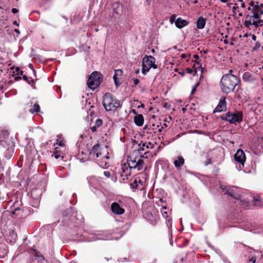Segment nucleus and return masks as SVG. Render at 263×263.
Returning <instances> with one entry per match:
<instances>
[{
  "label": "nucleus",
  "mask_w": 263,
  "mask_h": 263,
  "mask_svg": "<svg viewBox=\"0 0 263 263\" xmlns=\"http://www.w3.org/2000/svg\"><path fill=\"white\" fill-rule=\"evenodd\" d=\"M189 24V21L185 20H183L181 17L177 18L175 21L176 26L179 29H181L184 27L186 26Z\"/></svg>",
  "instance_id": "obj_17"
},
{
  "label": "nucleus",
  "mask_w": 263,
  "mask_h": 263,
  "mask_svg": "<svg viewBox=\"0 0 263 263\" xmlns=\"http://www.w3.org/2000/svg\"><path fill=\"white\" fill-rule=\"evenodd\" d=\"M122 74L123 70L122 69H119L115 70V73L113 76V79L116 87H118L122 83V82L118 81V77H120Z\"/></svg>",
  "instance_id": "obj_16"
},
{
  "label": "nucleus",
  "mask_w": 263,
  "mask_h": 263,
  "mask_svg": "<svg viewBox=\"0 0 263 263\" xmlns=\"http://www.w3.org/2000/svg\"><path fill=\"white\" fill-rule=\"evenodd\" d=\"M139 148L135 151H139L140 156H143V157H141V159L144 160V159H147L149 156H151V155H148L149 154L148 149L149 147H151V148H154V145L150 142L148 143L141 142L139 144Z\"/></svg>",
  "instance_id": "obj_9"
},
{
  "label": "nucleus",
  "mask_w": 263,
  "mask_h": 263,
  "mask_svg": "<svg viewBox=\"0 0 263 263\" xmlns=\"http://www.w3.org/2000/svg\"><path fill=\"white\" fill-rule=\"evenodd\" d=\"M105 259L106 260L108 261V260H109L110 259H111V258H107V257H105Z\"/></svg>",
  "instance_id": "obj_58"
},
{
  "label": "nucleus",
  "mask_w": 263,
  "mask_h": 263,
  "mask_svg": "<svg viewBox=\"0 0 263 263\" xmlns=\"http://www.w3.org/2000/svg\"><path fill=\"white\" fill-rule=\"evenodd\" d=\"M130 185L131 188H132L133 190L137 189L138 187V184L137 179H135L134 181L130 183Z\"/></svg>",
  "instance_id": "obj_30"
},
{
  "label": "nucleus",
  "mask_w": 263,
  "mask_h": 263,
  "mask_svg": "<svg viewBox=\"0 0 263 263\" xmlns=\"http://www.w3.org/2000/svg\"><path fill=\"white\" fill-rule=\"evenodd\" d=\"M190 56H191V55L190 54H186L185 53H183L181 54V57L183 59H185L186 58H189V59L186 60V61H188L189 60V58Z\"/></svg>",
  "instance_id": "obj_35"
},
{
  "label": "nucleus",
  "mask_w": 263,
  "mask_h": 263,
  "mask_svg": "<svg viewBox=\"0 0 263 263\" xmlns=\"http://www.w3.org/2000/svg\"><path fill=\"white\" fill-rule=\"evenodd\" d=\"M152 51L153 52H155V49H153L152 50Z\"/></svg>",
  "instance_id": "obj_63"
},
{
  "label": "nucleus",
  "mask_w": 263,
  "mask_h": 263,
  "mask_svg": "<svg viewBox=\"0 0 263 263\" xmlns=\"http://www.w3.org/2000/svg\"><path fill=\"white\" fill-rule=\"evenodd\" d=\"M36 191V190H34V189L32 190V192H31V195H32L33 192H34V191Z\"/></svg>",
  "instance_id": "obj_60"
},
{
  "label": "nucleus",
  "mask_w": 263,
  "mask_h": 263,
  "mask_svg": "<svg viewBox=\"0 0 263 263\" xmlns=\"http://www.w3.org/2000/svg\"><path fill=\"white\" fill-rule=\"evenodd\" d=\"M23 79L27 83L30 84L33 88H35V82L31 78H28L26 75L23 76Z\"/></svg>",
  "instance_id": "obj_27"
},
{
  "label": "nucleus",
  "mask_w": 263,
  "mask_h": 263,
  "mask_svg": "<svg viewBox=\"0 0 263 263\" xmlns=\"http://www.w3.org/2000/svg\"><path fill=\"white\" fill-rule=\"evenodd\" d=\"M242 80L246 82H252L255 79L250 72H245L242 75Z\"/></svg>",
  "instance_id": "obj_24"
},
{
  "label": "nucleus",
  "mask_w": 263,
  "mask_h": 263,
  "mask_svg": "<svg viewBox=\"0 0 263 263\" xmlns=\"http://www.w3.org/2000/svg\"><path fill=\"white\" fill-rule=\"evenodd\" d=\"M249 7L245 13V25L249 28L253 25L255 28L261 26L263 21L260 19L261 15L263 14V10L260 8L258 2L251 1L249 4Z\"/></svg>",
  "instance_id": "obj_1"
},
{
  "label": "nucleus",
  "mask_w": 263,
  "mask_h": 263,
  "mask_svg": "<svg viewBox=\"0 0 263 263\" xmlns=\"http://www.w3.org/2000/svg\"><path fill=\"white\" fill-rule=\"evenodd\" d=\"M221 3H226L229 2L230 0H220Z\"/></svg>",
  "instance_id": "obj_51"
},
{
  "label": "nucleus",
  "mask_w": 263,
  "mask_h": 263,
  "mask_svg": "<svg viewBox=\"0 0 263 263\" xmlns=\"http://www.w3.org/2000/svg\"><path fill=\"white\" fill-rule=\"evenodd\" d=\"M226 100V98L225 97L221 98L218 105L214 110V112H220L226 110L227 102Z\"/></svg>",
  "instance_id": "obj_13"
},
{
  "label": "nucleus",
  "mask_w": 263,
  "mask_h": 263,
  "mask_svg": "<svg viewBox=\"0 0 263 263\" xmlns=\"http://www.w3.org/2000/svg\"><path fill=\"white\" fill-rule=\"evenodd\" d=\"M29 110L31 114L39 112L40 111V106L37 103H35L33 105L31 106Z\"/></svg>",
  "instance_id": "obj_26"
},
{
  "label": "nucleus",
  "mask_w": 263,
  "mask_h": 263,
  "mask_svg": "<svg viewBox=\"0 0 263 263\" xmlns=\"http://www.w3.org/2000/svg\"><path fill=\"white\" fill-rule=\"evenodd\" d=\"M57 144H59V145H60L61 146H62V147L65 145H64V141H63V140L59 141V140H57Z\"/></svg>",
  "instance_id": "obj_34"
},
{
  "label": "nucleus",
  "mask_w": 263,
  "mask_h": 263,
  "mask_svg": "<svg viewBox=\"0 0 263 263\" xmlns=\"http://www.w3.org/2000/svg\"><path fill=\"white\" fill-rule=\"evenodd\" d=\"M20 69L18 67H16L15 70L13 71V72H12V76H16V73L20 71Z\"/></svg>",
  "instance_id": "obj_36"
},
{
  "label": "nucleus",
  "mask_w": 263,
  "mask_h": 263,
  "mask_svg": "<svg viewBox=\"0 0 263 263\" xmlns=\"http://www.w3.org/2000/svg\"><path fill=\"white\" fill-rule=\"evenodd\" d=\"M74 212H72L71 207L67 209L62 212V216L63 217H67L68 219L71 220L72 217L74 216Z\"/></svg>",
  "instance_id": "obj_20"
},
{
  "label": "nucleus",
  "mask_w": 263,
  "mask_h": 263,
  "mask_svg": "<svg viewBox=\"0 0 263 263\" xmlns=\"http://www.w3.org/2000/svg\"><path fill=\"white\" fill-rule=\"evenodd\" d=\"M224 43L225 44H227L228 43V41L227 40H224Z\"/></svg>",
  "instance_id": "obj_59"
},
{
  "label": "nucleus",
  "mask_w": 263,
  "mask_h": 263,
  "mask_svg": "<svg viewBox=\"0 0 263 263\" xmlns=\"http://www.w3.org/2000/svg\"><path fill=\"white\" fill-rule=\"evenodd\" d=\"M252 203L254 206L256 208H261L263 206L262 200L258 196L253 197Z\"/></svg>",
  "instance_id": "obj_18"
},
{
  "label": "nucleus",
  "mask_w": 263,
  "mask_h": 263,
  "mask_svg": "<svg viewBox=\"0 0 263 263\" xmlns=\"http://www.w3.org/2000/svg\"><path fill=\"white\" fill-rule=\"evenodd\" d=\"M176 14H173L172 15H171V16L170 18V22L171 24H173L174 22L175 23V21L176 20Z\"/></svg>",
  "instance_id": "obj_32"
},
{
  "label": "nucleus",
  "mask_w": 263,
  "mask_h": 263,
  "mask_svg": "<svg viewBox=\"0 0 263 263\" xmlns=\"http://www.w3.org/2000/svg\"><path fill=\"white\" fill-rule=\"evenodd\" d=\"M14 31L15 32H16L17 34H20V30L18 29H15L14 30Z\"/></svg>",
  "instance_id": "obj_52"
},
{
  "label": "nucleus",
  "mask_w": 263,
  "mask_h": 263,
  "mask_svg": "<svg viewBox=\"0 0 263 263\" xmlns=\"http://www.w3.org/2000/svg\"><path fill=\"white\" fill-rule=\"evenodd\" d=\"M166 127H167V124L166 123H164L163 126L161 127V128L158 129V131L161 132L162 128H166Z\"/></svg>",
  "instance_id": "obj_44"
},
{
  "label": "nucleus",
  "mask_w": 263,
  "mask_h": 263,
  "mask_svg": "<svg viewBox=\"0 0 263 263\" xmlns=\"http://www.w3.org/2000/svg\"><path fill=\"white\" fill-rule=\"evenodd\" d=\"M2 134H3L5 136L8 137L9 136V133L8 132L7 130H2Z\"/></svg>",
  "instance_id": "obj_42"
},
{
  "label": "nucleus",
  "mask_w": 263,
  "mask_h": 263,
  "mask_svg": "<svg viewBox=\"0 0 263 263\" xmlns=\"http://www.w3.org/2000/svg\"><path fill=\"white\" fill-rule=\"evenodd\" d=\"M193 58H194V59H199V56H198V55H197V54H194V55H193Z\"/></svg>",
  "instance_id": "obj_53"
},
{
  "label": "nucleus",
  "mask_w": 263,
  "mask_h": 263,
  "mask_svg": "<svg viewBox=\"0 0 263 263\" xmlns=\"http://www.w3.org/2000/svg\"><path fill=\"white\" fill-rule=\"evenodd\" d=\"M134 122L138 126H141L144 123V117L142 114H138L134 117Z\"/></svg>",
  "instance_id": "obj_21"
},
{
  "label": "nucleus",
  "mask_w": 263,
  "mask_h": 263,
  "mask_svg": "<svg viewBox=\"0 0 263 263\" xmlns=\"http://www.w3.org/2000/svg\"><path fill=\"white\" fill-rule=\"evenodd\" d=\"M142 157L143 156H140L139 151H133L127 159L128 165L124 164L122 165L121 174L130 176L132 169L136 168L139 171L142 170L145 162L143 159H141Z\"/></svg>",
  "instance_id": "obj_2"
},
{
  "label": "nucleus",
  "mask_w": 263,
  "mask_h": 263,
  "mask_svg": "<svg viewBox=\"0 0 263 263\" xmlns=\"http://www.w3.org/2000/svg\"><path fill=\"white\" fill-rule=\"evenodd\" d=\"M16 75L24 76L23 75V71L20 70V71L16 73Z\"/></svg>",
  "instance_id": "obj_46"
},
{
  "label": "nucleus",
  "mask_w": 263,
  "mask_h": 263,
  "mask_svg": "<svg viewBox=\"0 0 263 263\" xmlns=\"http://www.w3.org/2000/svg\"><path fill=\"white\" fill-rule=\"evenodd\" d=\"M256 38H257V37H256V35H255V34H253V35H252V39L253 41H256Z\"/></svg>",
  "instance_id": "obj_48"
},
{
  "label": "nucleus",
  "mask_w": 263,
  "mask_h": 263,
  "mask_svg": "<svg viewBox=\"0 0 263 263\" xmlns=\"http://www.w3.org/2000/svg\"><path fill=\"white\" fill-rule=\"evenodd\" d=\"M238 2H240V6L242 8H245L246 7L245 2L243 0H238Z\"/></svg>",
  "instance_id": "obj_38"
},
{
  "label": "nucleus",
  "mask_w": 263,
  "mask_h": 263,
  "mask_svg": "<svg viewBox=\"0 0 263 263\" xmlns=\"http://www.w3.org/2000/svg\"><path fill=\"white\" fill-rule=\"evenodd\" d=\"M33 250L35 253L34 256L39 258L40 260H44V257L38 251L34 249Z\"/></svg>",
  "instance_id": "obj_29"
},
{
  "label": "nucleus",
  "mask_w": 263,
  "mask_h": 263,
  "mask_svg": "<svg viewBox=\"0 0 263 263\" xmlns=\"http://www.w3.org/2000/svg\"><path fill=\"white\" fill-rule=\"evenodd\" d=\"M144 129L145 130L147 129L148 130L147 132L151 133V132L150 131V130L151 129V127H149L148 125H145Z\"/></svg>",
  "instance_id": "obj_43"
},
{
  "label": "nucleus",
  "mask_w": 263,
  "mask_h": 263,
  "mask_svg": "<svg viewBox=\"0 0 263 263\" xmlns=\"http://www.w3.org/2000/svg\"><path fill=\"white\" fill-rule=\"evenodd\" d=\"M223 120L229 122L230 124L240 123L243 119V112L241 111H235L234 112H228L220 117Z\"/></svg>",
  "instance_id": "obj_7"
},
{
  "label": "nucleus",
  "mask_w": 263,
  "mask_h": 263,
  "mask_svg": "<svg viewBox=\"0 0 263 263\" xmlns=\"http://www.w3.org/2000/svg\"><path fill=\"white\" fill-rule=\"evenodd\" d=\"M103 174L104 176L107 178H109L110 177V173L109 171H104Z\"/></svg>",
  "instance_id": "obj_37"
},
{
  "label": "nucleus",
  "mask_w": 263,
  "mask_h": 263,
  "mask_svg": "<svg viewBox=\"0 0 263 263\" xmlns=\"http://www.w3.org/2000/svg\"><path fill=\"white\" fill-rule=\"evenodd\" d=\"M185 73V71H182L181 72H179L178 73L179 74H180L181 76H183L184 75Z\"/></svg>",
  "instance_id": "obj_49"
},
{
  "label": "nucleus",
  "mask_w": 263,
  "mask_h": 263,
  "mask_svg": "<svg viewBox=\"0 0 263 263\" xmlns=\"http://www.w3.org/2000/svg\"><path fill=\"white\" fill-rule=\"evenodd\" d=\"M256 257H252L251 258L249 259V263H255L256 261Z\"/></svg>",
  "instance_id": "obj_40"
},
{
  "label": "nucleus",
  "mask_w": 263,
  "mask_h": 263,
  "mask_svg": "<svg viewBox=\"0 0 263 263\" xmlns=\"http://www.w3.org/2000/svg\"><path fill=\"white\" fill-rule=\"evenodd\" d=\"M102 103L104 108L107 111H115L121 107L120 101L110 92H107L104 95Z\"/></svg>",
  "instance_id": "obj_4"
},
{
  "label": "nucleus",
  "mask_w": 263,
  "mask_h": 263,
  "mask_svg": "<svg viewBox=\"0 0 263 263\" xmlns=\"http://www.w3.org/2000/svg\"><path fill=\"white\" fill-rule=\"evenodd\" d=\"M52 157H54L56 159H61L63 160L64 156L63 153L61 151L58 149V147H55V151L52 155Z\"/></svg>",
  "instance_id": "obj_25"
},
{
  "label": "nucleus",
  "mask_w": 263,
  "mask_h": 263,
  "mask_svg": "<svg viewBox=\"0 0 263 263\" xmlns=\"http://www.w3.org/2000/svg\"><path fill=\"white\" fill-rule=\"evenodd\" d=\"M151 68L147 66L145 64L142 63V72L143 74H145L147 72L149 71Z\"/></svg>",
  "instance_id": "obj_28"
},
{
  "label": "nucleus",
  "mask_w": 263,
  "mask_h": 263,
  "mask_svg": "<svg viewBox=\"0 0 263 263\" xmlns=\"http://www.w3.org/2000/svg\"><path fill=\"white\" fill-rule=\"evenodd\" d=\"M259 6L260 8H261V9H262V8H263V4H260V5Z\"/></svg>",
  "instance_id": "obj_55"
},
{
  "label": "nucleus",
  "mask_w": 263,
  "mask_h": 263,
  "mask_svg": "<svg viewBox=\"0 0 263 263\" xmlns=\"http://www.w3.org/2000/svg\"><path fill=\"white\" fill-rule=\"evenodd\" d=\"M112 9L113 14L112 15H109L107 18L111 21H115L116 16L115 14L121 15L123 12V5L119 2H115L112 5Z\"/></svg>",
  "instance_id": "obj_10"
},
{
  "label": "nucleus",
  "mask_w": 263,
  "mask_h": 263,
  "mask_svg": "<svg viewBox=\"0 0 263 263\" xmlns=\"http://www.w3.org/2000/svg\"><path fill=\"white\" fill-rule=\"evenodd\" d=\"M103 124V121L101 119H97L95 123V125L90 127L92 132L95 133L97 131L98 128L100 127Z\"/></svg>",
  "instance_id": "obj_23"
},
{
  "label": "nucleus",
  "mask_w": 263,
  "mask_h": 263,
  "mask_svg": "<svg viewBox=\"0 0 263 263\" xmlns=\"http://www.w3.org/2000/svg\"><path fill=\"white\" fill-rule=\"evenodd\" d=\"M235 9H236V8H235V6H234V7H233V12H234V13H235Z\"/></svg>",
  "instance_id": "obj_56"
},
{
  "label": "nucleus",
  "mask_w": 263,
  "mask_h": 263,
  "mask_svg": "<svg viewBox=\"0 0 263 263\" xmlns=\"http://www.w3.org/2000/svg\"><path fill=\"white\" fill-rule=\"evenodd\" d=\"M133 81L135 86L138 85L140 82V81L138 79H133Z\"/></svg>",
  "instance_id": "obj_41"
},
{
  "label": "nucleus",
  "mask_w": 263,
  "mask_h": 263,
  "mask_svg": "<svg viewBox=\"0 0 263 263\" xmlns=\"http://www.w3.org/2000/svg\"><path fill=\"white\" fill-rule=\"evenodd\" d=\"M199 85V83H197V84H196L195 85V86L192 88V91H191V94L193 95L195 93V92L196 91V88L197 87H198V86Z\"/></svg>",
  "instance_id": "obj_33"
},
{
  "label": "nucleus",
  "mask_w": 263,
  "mask_h": 263,
  "mask_svg": "<svg viewBox=\"0 0 263 263\" xmlns=\"http://www.w3.org/2000/svg\"><path fill=\"white\" fill-rule=\"evenodd\" d=\"M13 24L16 26H19V24L17 22V21H15L13 22Z\"/></svg>",
  "instance_id": "obj_50"
},
{
  "label": "nucleus",
  "mask_w": 263,
  "mask_h": 263,
  "mask_svg": "<svg viewBox=\"0 0 263 263\" xmlns=\"http://www.w3.org/2000/svg\"><path fill=\"white\" fill-rule=\"evenodd\" d=\"M121 177L123 180H126L128 179L129 176H125V174H121Z\"/></svg>",
  "instance_id": "obj_39"
},
{
  "label": "nucleus",
  "mask_w": 263,
  "mask_h": 263,
  "mask_svg": "<svg viewBox=\"0 0 263 263\" xmlns=\"http://www.w3.org/2000/svg\"><path fill=\"white\" fill-rule=\"evenodd\" d=\"M102 74L100 72H92L87 80L88 87L92 90L98 88L102 82Z\"/></svg>",
  "instance_id": "obj_6"
},
{
  "label": "nucleus",
  "mask_w": 263,
  "mask_h": 263,
  "mask_svg": "<svg viewBox=\"0 0 263 263\" xmlns=\"http://www.w3.org/2000/svg\"><path fill=\"white\" fill-rule=\"evenodd\" d=\"M193 69H194L195 73H197V70H200L201 73H202L204 71V68L201 67V65L199 62H196L195 63L193 66L192 68H186L185 70V71L186 73L191 74L193 72Z\"/></svg>",
  "instance_id": "obj_15"
},
{
  "label": "nucleus",
  "mask_w": 263,
  "mask_h": 263,
  "mask_svg": "<svg viewBox=\"0 0 263 263\" xmlns=\"http://www.w3.org/2000/svg\"><path fill=\"white\" fill-rule=\"evenodd\" d=\"M139 183H141V180L140 179L139 180Z\"/></svg>",
  "instance_id": "obj_64"
},
{
  "label": "nucleus",
  "mask_w": 263,
  "mask_h": 263,
  "mask_svg": "<svg viewBox=\"0 0 263 263\" xmlns=\"http://www.w3.org/2000/svg\"><path fill=\"white\" fill-rule=\"evenodd\" d=\"M260 47V43L259 42H256L255 44V46L253 47V50H257Z\"/></svg>",
  "instance_id": "obj_31"
},
{
  "label": "nucleus",
  "mask_w": 263,
  "mask_h": 263,
  "mask_svg": "<svg viewBox=\"0 0 263 263\" xmlns=\"http://www.w3.org/2000/svg\"><path fill=\"white\" fill-rule=\"evenodd\" d=\"M110 209L112 212L116 215H121L125 212V210L121 208L119 203L116 202L111 203Z\"/></svg>",
  "instance_id": "obj_14"
},
{
  "label": "nucleus",
  "mask_w": 263,
  "mask_h": 263,
  "mask_svg": "<svg viewBox=\"0 0 263 263\" xmlns=\"http://www.w3.org/2000/svg\"><path fill=\"white\" fill-rule=\"evenodd\" d=\"M220 84L221 91L228 94L233 92L235 88L240 85V80L233 74L227 73L222 76Z\"/></svg>",
  "instance_id": "obj_3"
},
{
  "label": "nucleus",
  "mask_w": 263,
  "mask_h": 263,
  "mask_svg": "<svg viewBox=\"0 0 263 263\" xmlns=\"http://www.w3.org/2000/svg\"><path fill=\"white\" fill-rule=\"evenodd\" d=\"M108 154V153H107ZM89 158L90 159H95L98 158H101L102 159L106 158L107 159H109V157L108 155L103 156L101 152V146L99 141L95 144L89 151Z\"/></svg>",
  "instance_id": "obj_8"
},
{
  "label": "nucleus",
  "mask_w": 263,
  "mask_h": 263,
  "mask_svg": "<svg viewBox=\"0 0 263 263\" xmlns=\"http://www.w3.org/2000/svg\"><path fill=\"white\" fill-rule=\"evenodd\" d=\"M206 24V19L201 16L199 17L196 22L197 28L199 29H202L204 28Z\"/></svg>",
  "instance_id": "obj_22"
},
{
  "label": "nucleus",
  "mask_w": 263,
  "mask_h": 263,
  "mask_svg": "<svg viewBox=\"0 0 263 263\" xmlns=\"http://www.w3.org/2000/svg\"><path fill=\"white\" fill-rule=\"evenodd\" d=\"M239 16H242V13L241 12V13H239Z\"/></svg>",
  "instance_id": "obj_62"
},
{
  "label": "nucleus",
  "mask_w": 263,
  "mask_h": 263,
  "mask_svg": "<svg viewBox=\"0 0 263 263\" xmlns=\"http://www.w3.org/2000/svg\"><path fill=\"white\" fill-rule=\"evenodd\" d=\"M155 62L156 59L152 55H146L142 60V63H143V64H145L151 68H153L155 69H157L158 67L157 65L155 64Z\"/></svg>",
  "instance_id": "obj_12"
},
{
  "label": "nucleus",
  "mask_w": 263,
  "mask_h": 263,
  "mask_svg": "<svg viewBox=\"0 0 263 263\" xmlns=\"http://www.w3.org/2000/svg\"><path fill=\"white\" fill-rule=\"evenodd\" d=\"M220 187L224 194L228 195L234 199L237 200H240V201L242 202V205L243 206H248L249 203L247 201H245V200L243 201L241 200V192L240 188L236 186H226L223 185H221Z\"/></svg>",
  "instance_id": "obj_5"
},
{
  "label": "nucleus",
  "mask_w": 263,
  "mask_h": 263,
  "mask_svg": "<svg viewBox=\"0 0 263 263\" xmlns=\"http://www.w3.org/2000/svg\"><path fill=\"white\" fill-rule=\"evenodd\" d=\"M185 162V160L182 156H179L177 159L174 161V164L177 169H179L180 167L182 166Z\"/></svg>",
  "instance_id": "obj_19"
},
{
  "label": "nucleus",
  "mask_w": 263,
  "mask_h": 263,
  "mask_svg": "<svg viewBox=\"0 0 263 263\" xmlns=\"http://www.w3.org/2000/svg\"><path fill=\"white\" fill-rule=\"evenodd\" d=\"M18 12V10L16 8H12V12L13 13H17Z\"/></svg>",
  "instance_id": "obj_45"
},
{
  "label": "nucleus",
  "mask_w": 263,
  "mask_h": 263,
  "mask_svg": "<svg viewBox=\"0 0 263 263\" xmlns=\"http://www.w3.org/2000/svg\"><path fill=\"white\" fill-rule=\"evenodd\" d=\"M232 72H233V70H232V69H231V70H229V73H231V74H232Z\"/></svg>",
  "instance_id": "obj_57"
},
{
  "label": "nucleus",
  "mask_w": 263,
  "mask_h": 263,
  "mask_svg": "<svg viewBox=\"0 0 263 263\" xmlns=\"http://www.w3.org/2000/svg\"><path fill=\"white\" fill-rule=\"evenodd\" d=\"M132 111H133V112H134L135 114H136V113H137V112H136V110H135V109H133Z\"/></svg>",
  "instance_id": "obj_61"
},
{
  "label": "nucleus",
  "mask_w": 263,
  "mask_h": 263,
  "mask_svg": "<svg viewBox=\"0 0 263 263\" xmlns=\"http://www.w3.org/2000/svg\"><path fill=\"white\" fill-rule=\"evenodd\" d=\"M107 162H104V164H103V162H102V164H101L100 165L102 166V167H103V164H104V166H106L107 164Z\"/></svg>",
  "instance_id": "obj_54"
},
{
  "label": "nucleus",
  "mask_w": 263,
  "mask_h": 263,
  "mask_svg": "<svg viewBox=\"0 0 263 263\" xmlns=\"http://www.w3.org/2000/svg\"><path fill=\"white\" fill-rule=\"evenodd\" d=\"M21 79H22V78H21V77H20V76H17V77H15V78H14V80H15V81H19V80H21Z\"/></svg>",
  "instance_id": "obj_47"
},
{
  "label": "nucleus",
  "mask_w": 263,
  "mask_h": 263,
  "mask_svg": "<svg viewBox=\"0 0 263 263\" xmlns=\"http://www.w3.org/2000/svg\"><path fill=\"white\" fill-rule=\"evenodd\" d=\"M234 158L235 161L242 166L244 165V163L246 160V157L245 152L241 149H239L237 151L236 153L234 156Z\"/></svg>",
  "instance_id": "obj_11"
}]
</instances>
